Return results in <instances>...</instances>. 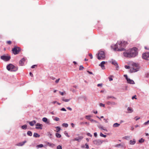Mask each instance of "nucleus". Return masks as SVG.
Masks as SVG:
<instances>
[{
	"label": "nucleus",
	"instance_id": "f257e3e1",
	"mask_svg": "<svg viewBox=\"0 0 149 149\" xmlns=\"http://www.w3.org/2000/svg\"><path fill=\"white\" fill-rule=\"evenodd\" d=\"M128 44L127 42L123 41H118L115 45L114 50L118 51H123L125 49L124 48L126 45Z\"/></svg>",
	"mask_w": 149,
	"mask_h": 149
},
{
	"label": "nucleus",
	"instance_id": "f03ea898",
	"mask_svg": "<svg viewBox=\"0 0 149 149\" xmlns=\"http://www.w3.org/2000/svg\"><path fill=\"white\" fill-rule=\"evenodd\" d=\"M132 67L130 69L131 73L136 72L139 70V67L138 64L133 63L132 64Z\"/></svg>",
	"mask_w": 149,
	"mask_h": 149
},
{
	"label": "nucleus",
	"instance_id": "7ed1b4c3",
	"mask_svg": "<svg viewBox=\"0 0 149 149\" xmlns=\"http://www.w3.org/2000/svg\"><path fill=\"white\" fill-rule=\"evenodd\" d=\"M7 69L10 71H16L18 69V68L17 67L14 65L12 64H10L6 67Z\"/></svg>",
	"mask_w": 149,
	"mask_h": 149
},
{
	"label": "nucleus",
	"instance_id": "20e7f679",
	"mask_svg": "<svg viewBox=\"0 0 149 149\" xmlns=\"http://www.w3.org/2000/svg\"><path fill=\"white\" fill-rule=\"evenodd\" d=\"M105 58L104 52L102 51H99L97 54V58L99 60H103Z\"/></svg>",
	"mask_w": 149,
	"mask_h": 149
},
{
	"label": "nucleus",
	"instance_id": "39448f33",
	"mask_svg": "<svg viewBox=\"0 0 149 149\" xmlns=\"http://www.w3.org/2000/svg\"><path fill=\"white\" fill-rule=\"evenodd\" d=\"M137 49L135 47L130 50L132 57H134L137 55Z\"/></svg>",
	"mask_w": 149,
	"mask_h": 149
},
{
	"label": "nucleus",
	"instance_id": "423d86ee",
	"mask_svg": "<svg viewBox=\"0 0 149 149\" xmlns=\"http://www.w3.org/2000/svg\"><path fill=\"white\" fill-rule=\"evenodd\" d=\"M21 51V49L19 47L15 46L13 48L12 51L14 54L15 55L18 54Z\"/></svg>",
	"mask_w": 149,
	"mask_h": 149
},
{
	"label": "nucleus",
	"instance_id": "0eeeda50",
	"mask_svg": "<svg viewBox=\"0 0 149 149\" xmlns=\"http://www.w3.org/2000/svg\"><path fill=\"white\" fill-rule=\"evenodd\" d=\"M109 62L110 63H111L112 64L114 65L115 67H116V69L118 70L119 68V66L117 61H116L115 60L112 59L111 61H109Z\"/></svg>",
	"mask_w": 149,
	"mask_h": 149
},
{
	"label": "nucleus",
	"instance_id": "6e6552de",
	"mask_svg": "<svg viewBox=\"0 0 149 149\" xmlns=\"http://www.w3.org/2000/svg\"><path fill=\"white\" fill-rule=\"evenodd\" d=\"M103 142V141L100 139H97L93 141V143L94 144L97 145H101Z\"/></svg>",
	"mask_w": 149,
	"mask_h": 149
},
{
	"label": "nucleus",
	"instance_id": "1a4fd4ad",
	"mask_svg": "<svg viewBox=\"0 0 149 149\" xmlns=\"http://www.w3.org/2000/svg\"><path fill=\"white\" fill-rule=\"evenodd\" d=\"M1 58L2 60L5 61H7L10 59V57L9 56H1Z\"/></svg>",
	"mask_w": 149,
	"mask_h": 149
},
{
	"label": "nucleus",
	"instance_id": "9d476101",
	"mask_svg": "<svg viewBox=\"0 0 149 149\" xmlns=\"http://www.w3.org/2000/svg\"><path fill=\"white\" fill-rule=\"evenodd\" d=\"M123 55L125 57L129 58L132 57L130 50L129 51H127L126 52H124Z\"/></svg>",
	"mask_w": 149,
	"mask_h": 149
},
{
	"label": "nucleus",
	"instance_id": "9b49d317",
	"mask_svg": "<svg viewBox=\"0 0 149 149\" xmlns=\"http://www.w3.org/2000/svg\"><path fill=\"white\" fill-rule=\"evenodd\" d=\"M143 58L146 60H149V53H146L143 54Z\"/></svg>",
	"mask_w": 149,
	"mask_h": 149
},
{
	"label": "nucleus",
	"instance_id": "f8f14e48",
	"mask_svg": "<svg viewBox=\"0 0 149 149\" xmlns=\"http://www.w3.org/2000/svg\"><path fill=\"white\" fill-rule=\"evenodd\" d=\"M83 137L82 136H78V137L75 138L73 140H72V141H80V140H81V139H83Z\"/></svg>",
	"mask_w": 149,
	"mask_h": 149
},
{
	"label": "nucleus",
	"instance_id": "ddd939ff",
	"mask_svg": "<svg viewBox=\"0 0 149 149\" xmlns=\"http://www.w3.org/2000/svg\"><path fill=\"white\" fill-rule=\"evenodd\" d=\"M106 63V62L104 61H103L100 63V64L99 65V66H100L101 68L102 69H104L105 68L104 67V65Z\"/></svg>",
	"mask_w": 149,
	"mask_h": 149
},
{
	"label": "nucleus",
	"instance_id": "4468645a",
	"mask_svg": "<svg viewBox=\"0 0 149 149\" xmlns=\"http://www.w3.org/2000/svg\"><path fill=\"white\" fill-rule=\"evenodd\" d=\"M25 59L23 58L19 61V64L20 65L22 66L24 64V62L25 61Z\"/></svg>",
	"mask_w": 149,
	"mask_h": 149
},
{
	"label": "nucleus",
	"instance_id": "2eb2a0df",
	"mask_svg": "<svg viewBox=\"0 0 149 149\" xmlns=\"http://www.w3.org/2000/svg\"><path fill=\"white\" fill-rule=\"evenodd\" d=\"M36 125L37 126L36 127V129H42V124L38 123L36 124Z\"/></svg>",
	"mask_w": 149,
	"mask_h": 149
},
{
	"label": "nucleus",
	"instance_id": "dca6fc26",
	"mask_svg": "<svg viewBox=\"0 0 149 149\" xmlns=\"http://www.w3.org/2000/svg\"><path fill=\"white\" fill-rule=\"evenodd\" d=\"M127 82L129 84H134V81L130 79H128L127 80Z\"/></svg>",
	"mask_w": 149,
	"mask_h": 149
},
{
	"label": "nucleus",
	"instance_id": "f3484780",
	"mask_svg": "<svg viewBox=\"0 0 149 149\" xmlns=\"http://www.w3.org/2000/svg\"><path fill=\"white\" fill-rule=\"evenodd\" d=\"M136 143L135 139H133V140H131L130 141V143L131 145H134Z\"/></svg>",
	"mask_w": 149,
	"mask_h": 149
},
{
	"label": "nucleus",
	"instance_id": "a211bd4d",
	"mask_svg": "<svg viewBox=\"0 0 149 149\" xmlns=\"http://www.w3.org/2000/svg\"><path fill=\"white\" fill-rule=\"evenodd\" d=\"M26 142V141H23L22 142L19 143L17 144V145L18 146H23L25 144V143Z\"/></svg>",
	"mask_w": 149,
	"mask_h": 149
},
{
	"label": "nucleus",
	"instance_id": "6ab92c4d",
	"mask_svg": "<svg viewBox=\"0 0 149 149\" xmlns=\"http://www.w3.org/2000/svg\"><path fill=\"white\" fill-rule=\"evenodd\" d=\"M36 123V122L35 120H33L32 121L30 122L29 123L31 126H32Z\"/></svg>",
	"mask_w": 149,
	"mask_h": 149
},
{
	"label": "nucleus",
	"instance_id": "aec40b11",
	"mask_svg": "<svg viewBox=\"0 0 149 149\" xmlns=\"http://www.w3.org/2000/svg\"><path fill=\"white\" fill-rule=\"evenodd\" d=\"M107 99H108V100H109V98H112V99H116V98L112 96H108L107 97Z\"/></svg>",
	"mask_w": 149,
	"mask_h": 149
},
{
	"label": "nucleus",
	"instance_id": "412c9836",
	"mask_svg": "<svg viewBox=\"0 0 149 149\" xmlns=\"http://www.w3.org/2000/svg\"><path fill=\"white\" fill-rule=\"evenodd\" d=\"M98 127L100 129L103 130H106L104 127L103 126L101 125H99L98 126Z\"/></svg>",
	"mask_w": 149,
	"mask_h": 149
},
{
	"label": "nucleus",
	"instance_id": "4be33fe9",
	"mask_svg": "<svg viewBox=\"0 0 149 149\" xmlns=\"http://www.w3.org/2000/svg\"><path fill=\"white\" fill-rule=\"evenodd\" d=\"M33 136L36 138L39 137L40 136V135L38 133H35L33 134Z\"/></svg>",
	"mask_w": 149,
	"mask_h": 149
},
{
	"label": "nucleus",
	"instance_id": "5701e85b",
	"mask_svg": "<svg viewBox=\"0 0 149 149\" xmlns=\"http://www.w3.org/2000/svg\"><path fill=\"white\" fill-rule=\"evenodd\" d=\"M120 125V124L118 123H115L113 124V127H118Z\"/></svg>",
	"mask_w": 149,
	"mask_h": 149
},
{
	"label": "nucleus",
	"instance_id": "b1692460",
	"mask_svg": "<svg viewBox=\"0 0 149 149\" xmlns=\"http://www.w3.org/2000/svg\"><path fill=\"white\" fill-rule=\"evenodd\" d=\"M56 132H59L61 130L60 127H59L58 126V127H56Z\"/></svg>",
	"mask_w": 149,
	"mask_h": 149
},
{
	"label": "nucleus",
	"instance_id": "393cba45",
	"mask_svg": "<svg viewBox=\"0 0 149 149\" xmlns=\"http://www.w3.org/2000/svg\"><path fill=\"white\" fill-rule=\"evenodd\" d=\"M62 125L63 127H68V125L67 123H64L62 124Z\"/></svg>",
	"mask_w": 149,
	"mask_h": 149
},
{
	"label": "nucleus",
	"instance_id": "a878e982",
	"mask_svg": "<svg viewBox=\"0 0 149 149\" xmlns=\"http://www.w3.org/2000/svg\"><path fill=\"white\" fill-rule=\"evenodd\" d=\"M27 134L28 135L31 136L32 135V133L31 131H28L27 132Z\"/></svg>",
	"mask_w": 149,
	"mask_h": 149
},
{
	"label": "nucleus",
	"instance_id": "bb28decb",
	"mask_svg": "<svg viewBox=\"0 0 149 149\" xmlns=\"http://www.w3.org/2000/svg\"><path fill=\"white\" fill-rule=\"evenodd\" d=\"M27 125H24L23 126H22L21 127L22 128V129H24L25 130L27 128Z\"/></svg>",
	"mask_w": 149,
	"mask_h": 149
},
{
	"label": "nucleus",
	"instance_id": "cd10ccee",
	"mask_svg": "<svg viewBox=\"0 0 149 149\" xmlns=\"http://www.w3.org/2000/svg\"><path fill=\"white\" fill-rule=\"evenodd\" d=\"M56 136L57 138H60L61 137V135L59 133H56Z\"/></svg>",
	"mask_w": 149,
	"mask_h": 149
},
{
	"label": "nucleus",
	"instance_id": "c85d7f7f",
	"mask_svg": "<svg viewBox=\"0 0 149 149\" xmlns=\"http://www.w3.org/2000/svg\"><path fill=\"white\" fill-rule=\"evenodd\" d=\"M43 147V145L42 144L38 145L36 146V147L38 148H42Z\"/></svg>",
	"mask_w": 149,
	"mask_h": 149
},
{
	"label": "nucleus",
	"instance_id": "c756f323",
	"mask_svg": "<svg viewBox=\"0 0 149 149\" xmlns=\"http://www.w3.org/2000/svg\"><path fill=\"white\" fill-rule=\"evenodd\" d=\"M42 121L45 122H46V123H47V118H43L42 119Z\"/></svg>",
	"mask_w": 149,
	"mask_h": 149
},
{
	"label": "nucleus",
	"instance_id": "7c9ffc66",
	"mask_svg": "<svg viewBox=\"0 0 149 149\" xmlns=\"http://www.w3.org/2000/svg\"><path fill=\"white\" fill-rule=\"evenodd\" d=\"M62 100L65 102H68L70 100V99H65L64 97L62 98Z\"/></svg>",
	"mask_w": 149,
	"mask_h": 149
},
{
	"label": "nucleus",
	"instance_id": "2f4dec72",
	"mask_svg": "<svg viewBox=\"0 0 149 149\" xmlns=\"http://www.w3.org/2000/svg\"><path fill=\"white\" fill-rule=\"evenodd\" d=\"M144 140L142 138H141V139L139 140V143H141L144 142Z\"/></svg>",
	"mask_w": 149,
	"mask_h": 149
},
{
	"label": "nucleus",
	"instance_id": "473e14b6",
	"mask_svg": "<svg viewBox=\"0 0 149 149\" xmlns=\"http://www.w3.org/2000/svg\"><path fill=\"white\" fill-rule=\"evenodd\" d=\"M84 69V67L82 65H80L79 68V70H82Z\"/></svg>",
	"mask_w": 149,
	"mask_h": 149
},
{
	"label": "nucleus",
	"instance_id": "72a5a7b5",
	"mask_svg": "<svg viewBox=\"0 0 149 149\" xmlns=\"http://www.w3.org/2000/svg\"><path fill=\"white\" fill-rule=\"evenodd\" d=\"M100 136H101V137H104V138H105L107 136L106 135H104L102 133H101L100 134Z\"/></svg>",
	"mask_w": 149,
	"mask_h": 149
},
{
	"label": "nucleus",
	"instance_id": "f704fd0d",
	"mask_svg": "<svg viewBox=\"0 0 149 149\" xmlns=\"http://www.w3.org/2000/svg\"><path fill=\"white\" fill-rule=\"evenodd\" d=\"M149 124V120H148L147 122L144 123H143V125H147Z\"/></svg>",
	"mask_w": 149,
	"mask_h": 149
},
{
	"label": "nucleus",
	"instance_id": "c9c22d12",
	"mask_svg": "<svg viewBox=\"0 0 149 149\" xmlns=\"http://www.w3.org/2000/svg\"><path fill=\"white\" fill-rule=\"evenodd\" d=\"M91 117V115L86 116V118L88 119H90V118Z\"/></svg>",
	"mask_w": 149,
	"mask_h": 149
},
{
	"label": "nucleus",
	"instance_id": "e433bc0d",
	"mask_svg": "<svg viewBox=\"0 0 149 149\" xmlns=\"http://www.w3.org/2000/svg\"><path fill=\"white\" fill-rule=\"evenodd\" d=\"M127 110L129 111H130L131 112H132L133 111V109L132 108H131L129 107L128 108Z\"/></svg>",
	"mask_w": 149,
	"mask_h": 149
},
{
	"label": "nucleus",
	"instance_id": "4c0bfd02",
	"mask_svg": "<svg viewBox=\"0 0 149 149\" xmlns=\"http://www.w3.org/2000/svg\"><path fill=\"white\" fill-rule=\"evenodd\" d=\"M123 138L125 139L128 140L130 138V136H124L123 137Z\"/></svg>",
	"mask_w": 149,
	"mask_h": 149
},
{
	"label": "nucleus",
	"instance_id": "58836bf2",
	"mask_svg": "<svg viewBox=\"0 0 149 149\" xmlns=\"http://www.w3.org/2000/svg\"><path fill=\"white\" fill-rule=\"evenodd\" d=\"M57 149H62V146H61L58 145L57 146Z\"/></svg>",
	"mask_w": 149,
	"mask_h": 149
},
{
	"label": "nucleus",
	"instance_id": "ea45409f",
	"mask_svg": "<svg viewBox=\"0 0 149 149\" xmlns=\"http://www.w3.org/2000/svg\"><path fill=\"white\" fill-rule=\"evenodd\" d=\"M54 120L56 121H58L59 120V118L57 117H56Z\"/></svg>",
	"mask_w": 149,
	"mask_h": 149
},
{
	"label": "nucleus",
	"instance_id": "a19ab883",
	"mask_svg": "<svg viewBox=\"0 0 149 149\" xmlns=\"http://www.w3.org/2000/svg\"><path fill=\"white\" fill-rule=\"evenodd\" d=\"M140 118L139 117H138L137 116L135 117L134 118L136 120H138Z\"/></svg>",
	"mask_w": 149,
	"mask_h": 149
},
{
	"label": "nucleus",
	"instance_id": "79ce46f5",
	"mask_svg": "<svg viewBox=\"0 0 149 149\" xmlns=\"http://www.w3.org/2000/svg\"><path fill=\"white\" fill-rule=\"evenodd\" d=\"M125 67L126 69H130V67L129 66H127V65H125Z\"/></svg>",
	"mask_w": 149,
	"mask_h": 149
},
{
	"label": "nucleus",
	"instance_id": "37998d69",
	"mask_svg": "<svg viewBox=\"0 0 149 149\" xmlns=\"http://www.w3.org/2000/svg\"><path fill=\"white\" fill-rule=\"evenodd\" d=\"M100 106L101 107H104V104H103L102 103H100Z\"/></svg>",
	"mask_w": 149,
	"mask_h": 149
},
{
	"label": "nucleus",
	"instance_id": "c03bdc74",
	"mask_svg": "<svg viewBox=\"0 0 149 149\" xmlns=\"http://www.w3.org/2000/svg\"><path fill=\"white\" fill-rule=\"evenodd\" d=\"M7 43L9 45H10L11 44V42L10 40L8 41L7 42Z\"/></svg>",
	"mask_w": 149,
	"mask_h": 149
},
{
	"label": "nucleus",
	"instance_id": "a18cd8bd",
	"mask_svg": "<svg viewBox=\"0 0 149 149\" xmlns=\"http://www.w3.org/2000/svg\"><path fill=\"white\" fill-rule=\"evenodd\" d=\"M111 104L113 105H116L117 104V103L114 102H111Z\"/></svg>",
	"mask_w": 149,
	"mask_h": 149
},
{
	"label": "nucleus",
	"instance_id": "49530a36",
	"mask_svg": "<svg viewBox=\"0 0 149 149\" xmlns=\"http://www.w3.org/2000/svg\"><path fill=\"white\" fill-rule=\"evenodd\" d=\"M60 79V78H59V79H56V81H55V82H56V84L58 83V82H59V81Z\"/></svg>",
	"mask_w": 149,
	"mask_h": 149
},
{
	"label": "nucleus",
	"instance_id": "de8ad7c7",
	"mask_svg": "<svg viewBox=\"0 0 149 149\" xmlns=\"http://www.w3.org/2000/svg\"><path fill=\"white\" fill-rule=\"evenodd\" d=\"M85 146H86L85 148H86V149L89 148V147L87 143H86L85 144Z\"/></svg>",
	"mask_w": 149,
	"mask_h": 149
},
{
	"label": "nucleus",
	"instance_id": "09e8293b",
	"mask_svg": "<svg viewBox=\"0 0 149 149\" xmlns=\"http://www.w3.org/2000/svg\"><path fill=\"white\" fill-rule=\"evenodd\" d=\"M111 102H110L109 101L107 102H106V103L108 105L111 104Z\"/></svg>",
	"mask_w": 149,
	"mask_h": 149
},
{
	"label": "nucleus",
	"instance_id": "8fccbe9b",
	"mask_svg": "<svg viewBox=\"0 0 149 149\" xmlns=\"http://www.w3.org/2000/svg\"><path fill=\"white\" fill-rule=\"evenodd\" d=\"M90 120L91 122H93H93H95V123H97V121H96L93 120V119H90Z\"/></svg>",
	"mask_w": 149,
	"mask_h": 149
},
{
	"label": "nucleus",
	"instance_id": "3c124183",
	"mask_svg": "<svg viewBox=\"0 0 149 149\" xmlns=\"http://www.w3.org/2000/svg\"><path fill=\"white\" fill-rule=\"evenodd\" d=\"M61 111H66V110L64 108H62L61 110Z\"/></svg>",
	"mask_w": 149,
	"mask_h": 149
},
{
	"label": "nucleus",
	"instance_id": "603ef678",
	"mask_svg": "<svg viewBox=\"0 0 149 149\" xmlns=\"http://www.w3.org/2000/svg\"><path fill=\"white\" fill-rule=\"evenodd\" d=\"M89 56L90 57L91 59H92L93 58V56L91 54H89Z\"/></svg>",
	"mask_w": 149,
	"mask_h": 149
},
{
	"label": "nucleus",
	"instance_id": "864d4df0",
	"mask_svg": "<svg viewBox=\"0 0 149 149\" xmlns=\"http://www.w3.org/2000/svg\"><path fill=\"white\" fill-rule=\"evenodd\" d=\"M50 78L53 80H54L55 79V78L53 77H50Z\"/></svg>",
	"mask_w": 149,
	"mask_h": 149
},
{
	"label": "nucleus",
	"instance_id": "5fc2aeb1",
	"mask_svg": "<svg viewBox=\"0 0 149 149\" xmlns=\"http://www.w3.org/2000/svg\"><path fill=\"white\" fill-rule=\"evenodd\" d=\"M87 135L88 136H90V137H92V135L90 134V133H88L87 134Z\"/></svg>",
	"mask_w": 149,
	"mask_h": 149
},
{
	"label": "nucleus",
	"instance_id": "6e6d98bb",
	"mask_svg": "<svg viewBox=\"0 0 149 149\" xmlns=\"http://www.w3.org/2000/svg\"><path fill=\"white\" fill-rule=\"evenodd\" d=\"M57 102L56 101H54L53 102H52L51 103L54 104H55Z\"/></svg>",
	"mask_w": 149,
	"mask_h": 149
},
{
	"label": "nucleus",
	"instance_id": "4d7b16f0",
	"mask_svg": "<svg viewBox=\"0 0 149 149\" xmlns=\"http://www.w3.org/2000/svg\"><path fill=\"white\" fill-rule=\"evenodd\" d=\"M65 135L67 136L68 137H69V136L68 135V133H66L65 132Z\"/></svg>",
	"mask_w": 149,
	"mask_h": 149
},
{
	"label": "nucleus",
	"instance_id": "13d9d810",
	"mask_svg": "<svg viewBox=\"0 0 149 149\" xmlns=\"http://www.w3.org/2000/svg\"><path fill=\"white\" fill-rule=\"evenodd\" d=\"M124 76L125 77V78L126 79V80H127V79H128V77H127V75H124Z\"/></svg>",
	"mask_w": 149,
	"mask_h": 149
},
{
	"label": "nucleus",
	"instance_id": "bf43d9fd",
	"mask_svg": "<svg viewBox=\"0 0 149 149\" xmlns=\"http://www.w3.org/2000/svg\"><path fill=\"white\" fill-rule=\"evenodd\" d=\"M136 95H135L134 96H133L132 97V99L133 100L134 99H136Z\"/></svg>",
	"mask_w": 149,
	"mask_h": 149
},
{
	"label": "nucleus",
	"instance_id": "052dcab7",
	"mask_svg": "<svg viewBox=\"0 0 149 149\" xmlns=\"http://www.w3.org/2000/svg\"><path fill=\"white\" fill-rule=\"evenodd\" d=\"M37 66V65H33L31 67V68H35V66Z\"/></svg>",
	"mask_w": 149,
	"mask_h": 149
},
{
	"label": "nucleus",
	"instance_id": "680f3d73",
	"mask_svg": "<svg viewBox=\"0 0 149 149\" xmlns=\"http://www.w3.org/2000/svg\"><path fill=\"white\" fill-rule=\"evenodd\" d=\"M67 108V109H68V110H69L70 111H72V108H70V107H68Z\"/></svg>",
	"mask_w": 149,
	"mask_h": 149
},
{
	"label": "nucleus",
	"instance_id": "e2e57ef3",
	"mask_svg": "<svg viewBox=\"0 0 149 149\" xmlns=\"http://www.w3.org/2000/svg\"><path fill=\"white\" fill-rule=\"evenodd\" d=\"M102 84H98L97 85V86L99 87L100 86H102Z\"/></svg>",
	"mask_w": 149,
	"mask_h": 149
},
{
	"label": "nucleus",
	"instance_id": "0e129e2a",
	"mask_svg": "<svg viewBox=\"0 0 149 149\" xmlns=\"http://www.w3.org/2000/svg\"><path fill=\"white\" fill-rule=\"evenodd\" d=\"M94 136L95 137H96L97 136V134L96 132H95L94 133Z\"/></svg>",
	"mask_w": 149,
	"mask_h": 149
},
{
	"label": "nucleus",
	"instance_id": "69168bd1",
	"mask_svg": "<svg viewBox=\"0 0 149 149\" xmlns=\"http://www.w3.org/2000/svg\"><path fill=\"white\" fill-rule=\"evenodd\" d=\"M134 130V128L132 126L131 127V130L132 131H133Z\"/></svg>",
	"mask_w": 149,
	"mask_h": 149
},
{
	"label": "nucleus",
	"instance_id": "338daca9",
	"mask_svg": "<svg viewBox=\"0 0 149 149\" xmlns=\"http://www.w3.org/2000/svg\"><path fill=\"white\" fill-rule=\"evenodd\" d=\"M87 72L89 73V74H93V73L92 72H90V71H87Z\"/></svg>",
	"mask_w": 149,
	"mask_h": 149
},
{
	"label": "nucleus",
	"instance_id": "774afa93",
	"mask_svg": "<svg viewBox=\"0 0 149 149\" xmlns=\"http://www.w3.org/2000/svg\"><path fill=\"white\" fill-rule=\"evenodd\" d=\"M60 93L61 95H63L64 94V93H63V92H60Z\"/></svg>",
	"mask_w": 149,
	"mask_h": 149
}]
</instances>
